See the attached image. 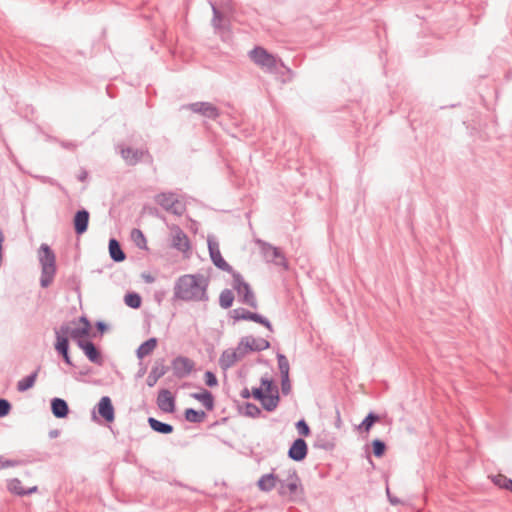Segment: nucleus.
I'll return each instance as SVG.
<instances>
[{
	"mask_svg": "<svg viewBox=\"0 0 512 512\" xmlns=\"http://www.w3.org/2000/svg\"><path fill=\"white\" fill-rule=\"evenodd\" d=\"M208 279L202 274H184L178 277L173 287L172 301L207 302Z\"/></svg>",
	"mask_w": 512,
	"mask_h": 512,
	"instance_id": "nucleus-1",
	"label": "nucleus"
},
{
	"mask_svg": "<svg viewBox=\"0 0 512 512\" xmlns=\"http://www.w3.org/2000/svg\"><path fill=\"white\" fill-rule=\"evenodd\" d=\"M39 262L41 265L40 285L47 288L53 282L56 274V256L49 245L43 243L39 248Z\"/></svg>",
	"mask_w": 512,
	"mask_h": 512,
	"instance_id": "nucleus-2",
	"label": "nucleus"
},
{
	"mask_svg": "<svg viewBox=\"0 0 512 512\" xmlns=\"http://www.w3.org/2000/svg\"><path fill=\"white\" fill-rule=\"evenodd\" d=\"M71 332L72 327L66 323L55 329L56 342L54 348L67 365L74 366L69 354V337H71Z\"/></svg>",
	"mask_w": 512,
	"mask_h": 512,
	"instance_id": "nucleus-3",
	"label": "nucleus"
},
{
	"mask_svg": "<svg viewBox=\"0 0 512 512\" xmlns=\"http://www.w3.org/2000/svg\"><path fill=\"white\" fill-rule=\"evenodd\" d=\"M232 287L237 292L239 301L252 308H257L258 303L251 286L243 279L239 272H233Z\"/></svg>",
	"mask_w": 512,
	"mask_h": 512,
	"instance_id": "nucleus-4",
	"label": "nucleus"
},
{
	"mask_svg": "<svg viewBox=\"0 0 512 512\" xmlns=\"http://www.w3.org/2000/svg\"><path fill=\"white\" fill-rule=\"evenodd\" d=\"M256 244L260 248L263 258L267 262H272L284 267L285 269L288 268L287 260L279 248L261 239H257Z\"/></svg>",
	"mask_w": 512,
	"mask_h": 512,
	"instance_id": "nucleus-5",
	"label": "nucleus"
},
{
	"mask_svg": "<svg viewBox=\"0 0 512 512\" xmlns=\"http://www.w3.org/2000/svg\"><path fill=\"white\" fill-rule=\"evenodd\" d=\"M154 199L164 210L174 215L180 216L185 211L182 202H180L176 194L172 192L157 194Z\"/></svg>",
	"mask_w": 512,
	"mask_h": 512,
	"instance_id": "nucleus-6",
	"label": "nucleus"
},
{
	"mask_svg": "<svg viewBox=\"0 0 512 512\" xmlns=\"http://www.w3.org/2000/svg\"><path fill=\"white\" fill-rule=\"evenodd\" d=\"M251 60L263 68L269 70L276 68V59L263 47L257 46L249 52Z\"/></svg>",
	"mask_w": 512,
	"mask_h": 512,
	"instance_id": "nucleus-7",
	"label": "nucleus"
},
{
	"mask_svg": "<svg viewBox=\"0 0 512 512\" xmlns=\"http://www.w3.org/2000/svg\"><path fill=\"white\" fill-rule=\"evenodd\" d=\"M182 109H189L193 113L200 114L201 116L215 120L220 116V110L210 102H194L183 105Z\"/></svg>",
	"mask_w": 512,
	"mask_h": 512,
	"instance_id": "nucleus-8",
	"label": "nucleus"
},
{
	"mask_svg": "<svg viewBox=\"0 0 512 512\" xmlns=\"http://www.w3.org/2000/svg\"><path fill=\"white\" fill-rule=\"evenodd\" d=\"M208 250L211 261L220 270L233 273V268L224 260L221 255L219 243L211 236L207 239Z\"/></svg>",
	"mask_w": 512,
	"mask_h": 512,
	"instance_id": "nucleus-9",
	"label": "nucleus"
},
{
	"mask_svg": "<svg viewBox=\"0 0 512 512\" xmlns=\"http://www.w3.org/2000/svg\"><path fill=\"white\" fill-rule=\"evenodd\" d=\"M231 317L235 321H240V320L253 321L258 324L263 325L270 331H273L272 324L266 317L262 316L261 314L255 313V312H250L244 308H236V309L232 310Z\"/></svg>",
	"mask_w": 512,
	"mask_h": 512,
	"instance_id": "nucleus-10",
	"label": "nucleus"
},
{
	"mask_svg": "<svg viewBox=\"0 0 512 512\" xmlns=\"http://www.w3.org/2000/svg\"><path fill=\"white\" fill-rule=\"evenodd\" d=\"M277 484H279L278 493L281 496L286 494L293 495L296 493L300 485V478L297 475L296 470H289L287 478L285 480L278 479Z\"/></svg>",
	"mask_w": 512,
	"mask_h": 512,
	"instance_id": "nucleus-11",
	"label": "nucleus"
},
{
	"mask_svg": "<svg viewBox=\"0 0 512 512\" xmlns=\"http://www.w3.org/2000/svg\"><path fill=\"white\" fill-rule=\"evenodd\" d=\"M194 366V362L185 356H177L172 361L173 373L179 379L187 377L193 371Z\"/></svg>",
	"mask_w": 512,
	"mask_h": 512,
	"instance_id": "nucleus-12",
	"label": "nucleus"
},
{
	"mask_svg": "<svg viewBox=\"0 0 512 512\" xmlns=\"http://www.w3.org/2000/svg\"><path fill=\"white\" fill-rule=\"evenodd\" d=\"M307 454L308 446L302 437H299L292 442L287 453L288 457L296 462L303 461L307 457Z\"/></svg>",
	"mask_w": 512,
	"mask_h": 512,
	"instance_id": "nucleus-13",
	"label": "nucleus"
},
{
	"mask_svg": "<svg viewBox=\"0 0 512 512\" xmlns=\"http://www.w3.org/2000/svg\"><path fill=\"white\" fill-rule=\"evenodd\" d=\"M97 411L99 415L108 423H111L115 419V410L112 401L109 396H103L98 404Z\"/></svg>",
	"mask_w": 512,
	"mask_h": 512,
	"instance_id": "nucleus-14",
	"label": "nucleus"
},
{
	"mask_svg": "<svg viewBox=\"0 0 512 512\" xmlns=\"http://www.w3.org/2000/svg\"><path fill=\"white\" fill-rule=\"evenodd\" d=\"M79 348L92 363L101 365L103 362L100 350L91 341H79Z\"/></svg>",
	"mask_w": 512,
	"mask_h": 512,
	"instance_id": "nucleus-15",
	"label": "nucleus"
},
{
	"mask_svg": "<svg viewBox=\"0 0 512 512\" xmlns=\"http://www.w3.org/2000/svg\"><path fill=\"white\" fill-rule=\"evenodd\" d=\"M157 405L163 412L173 413L175 411V398L169 390L162 389L157 397Z\"/></svg>",
	"mask_w": 512,
	"mask_h": 512,
	"instance_id": "nucleus-16",
	"label": "nucleus"
},
{
	"mask_svg": "<svg viewBox=\"0 0 512 512\" xmlns=\"http://www.w3.org/2000/svg\"><path fill=\"white\" fill-rule=\"evenodd\" d=\"M90 214L86 209L78 210L73 217V226L77 235L84 234L89 225Z\"/></svg>",
	"mask_w": 512,
	"mask_h": 512,
	"instance_id": "nucleus-17",
	"label": "nucleus"
},
{
	"mask_svg": "<svg viewBox=\"0 0 512 512\" xmlns=\"http://www.w3.org/2000/svg\"><path fill=\"white\" fill-rule=\"evenodd\" d=\"M122 158L128 165H136L140 162L145 154H148L147 150L134 149L131 147L121 148L120 150Z\"/></svg>",
	"mask_w": 512,
	"mask_h": 512,
	"instance_id": "nucleus-18",
	"label": "nucleus"
},
{
	"mask_svg": "<svg viewBox=\"0 0 512 512\" xmlns=\"http://www.w3.org/2000/svg\"><path fill=\"white\" fill-rule=\"evenodd\" d=\"M242 344L252 352H260L270 347V342L264 338H255L253 336L242 337Z\"/></svg>",
	"mask_w": 512,
	"mask_h": 512,
	"instance_id": "nucleus-19",
	"label": "nucleus"
},
{
	"mask_svg": "<svg viewBox=\"0 0 512 512\" xmlns=\"http://www.w3.org/2000/svg\"><path fill=\"white\" fill-rule=\"evenodd\" d=\"M163 362V360H161L160 362L157 361L155 365L152 367L146 379V383L149 387H153L157 383V381L167 373L168 367L165 366Z\"/></svg>",
	"mask_w": 512,
	"mask_h": 512,
	"instance_id": "nucleus-20",
	"label": "nucleus"
},
{
	"mask_svg": "<svg viewBox=\"0 0 512 512\" xmlns=\"http://www.w3.org/2000/svg\"><path fill=\"white\" fill-rule=\"evenodd\" d=\"M51 411L54 417L65 418L69 414L68 403L62 398L55 397L51 400Z\"/></svg>",
	"mask_w": 512,
	"mask_h": 512,
	"instance_id": "nucleus-21",
	"label": "nucleus"
},
{
	"mask_svg": "<svg viewBox=\"0 0 512 512\" xmlns=\"http://www.w3.org/2000/svg\"><path fill=\"white\" fill-rule=\"evenodd\" d=\"M110 258L114 262H123L126 259V254L122 250L119 241L115 238H111L108 244Z\"/></svg>",
	"mask_w": 512,
	"mask_h": 512,
	"instance_id": "nucleus-22",
	"label": "nucleus"
},
{
	"mask_svg": "<svg viewBox=\"0 0 512 512\" xmlns=\"http://www.w3.org/2000/svg\"><path fill=\"white\" fill-rule=\"evenodd\" d=\"M278 482V476L274 473L264 474L257 482L258 488L263 492L272 491Z\"/></svg>",
	"mask_w": 512,
	"mask_h": 512,
	"instance_id": "nucleus-23",
	"label": "nucleus"
},
{
	"mask_svg": "<svg viewBox=\"0 0 512 512\" xmlns=\"http://www.w3.org/2000/svg\"><path fill=\"white\" fill-rule=\"evenodd\" d=\"M7 487L11 493L19 495V496L30 495L37 491V486H33L29 489H24L22 487L21 481L18 478H13V479L9 480Z\"/></svg>",
	"mask_w": 512,
	"mask_h": 512,
	"instance_id": "nucleus-24",
	"label": "nucleus"
},
{
	"mask_svg": "<svg viewBox=\"0 0 512 512\" xmlns=\"http://www.w3.org/2000/svg\"><path fill=\"white\" fill-rule=\"evenodd\" d=\"M238 360V357L235 352H233V349H226L222 352L220 358H219V366L224 371L231 368Z\"/></svg>",
	"mask_w": 512,
	"mask_h": 512,
	"instance_id": "nucleus-25",
	"label": "nucleus"
},
{
	"mask_svg": "<svg viewBox=\"0 0 512 512\" xmlns=\"http://www.w3.org/2000/svg\"><path fill=\"white\" fill-rule=\"evenodd\" d=\"M191 397L201 402L208 411L214 409V397L210 391L204 389L202 392L192 393Z\"/></svg>",
	"mask_w": 512,
	"mask_h": 512,
	"instance_id": "nucleus-26",
	"label": "nucleus"
},
{
	"mask_svg": "<svg viewBox=\"0 0 512 512\" xmlns=\"http://www.w3.org/2000/svg\"><path fill=\"white\" fill-rule=\"evenodd\" d=\"M172 246L181 252H186L190 248L187 235L180 229L174 234Z\"/></svg>",
	"mask_w": 512,
	"mask_h": 512,
	"instance_id": "nucleus-27",
	"label": "nucleus"
},
{
	"mask_svg": "<svg viewBox=\"0 0 512 512\" xmlns=\"http://www.w3.org/2000/svg\"><path fill=\"white\" fill-rule=\"evenodd\" d=\"M157 346V339L152 337L144 341L136 350V355L139 359H143L153 352Z\"/></svg>",
	"mask_w": 512,
	"mask_h": 512,
	"instance_id": "nucleus-28",
	"label": "nucleus"
},
{
	"mask_svg": "<svg viewBox=\"0 0 512 512\" xmlns=\"http://www.w3.org/2000/svg\"><path fill=\"white\" fill-rule=\"evenodd\" d=\"M148 424L153 431L164 435L170 434L174 430L171 424L161 422L153 417L148 418Z\"/></svg>",
	"mask_w": 512,
	"mask_h": 512,
	"instance_id": "nucleus-29",
	"label": "nucleus"
},
{
	"mask_svg": "<svg viewBox=\"0 0 512 512\" xmlns=\"http://www.w3.org/2000/svg\"><path fill=\"white\" fill-rule=\"evenodd\" d=\"M39 370H40V366L31 374H29L28 376L19 380L17 383V390L19 392H25V391L31 389L36 382Z\"/></svg>",
	"mask_w": 512,
	"mask_h": 512,
	"instance_id": "nucleus-30",
	"label": "nucleus"
},
{
	"mask_svg": "<svg viewBox=\"0 0 512 512\" xmlns=\"http://www.w3.org/2000/svg\"><path fill=\"white\" fill-rule=\"evenodd\" d=\"M279 401H280L279 393H278V390H276L274 394H270V395L266 394V396L263 398V400L260 403L266 411L272 412L277 408Z\"/></svg>",
	"mask_w": 512,
	"mask_h": 512,
	"instance_id": "nucleus-31",
	"label": "nucleus"
},
{
	"mask_svg": "<svg viewBox=\"0 0 512 512\" xmlns=\"http://www.w3.org/2000/svg\"><path fill=\"white\" fill-rule=\"evenodd\" d=\"M185 419L191 423H201L206 418V413L202 410L187 408L184 412Z\"/></svg>",
	"mask_w": 512,
	"mask_h": 512,
	"instance_id": "nucleus-32",
	"label": "nucleus"
},
{
	"mask_svg": "<svg viewBox=\"0 0 512 512\" xmlns=\"http://www.w3.org/2000/svg\"><path fill=\"white\" fill-rule=\"evenodd\" d=\"M234 301V294L230 289H224L219 296V305L223 309H228L232 306Z\"/></svg>",
	"mask_w": 512,
	"mask_h": 512,
	"instance_id": "nucleus-33",
	"label": "nucleus"
},
{
	"mask_svg": "<svg viewBox=\"0 0 512 512\" xmlns=\"http://www.w3.org/2000/svg\"><path fill=\"white\" fill-rule=\"evenodd\" d=\"M90 329L86 326L72 327L71 339L76 341L79 346V341H85L84 338L89 336Z\"/></svg>",
	"mask_w": 512,
	"mask_h": 512,
	"instance_id": "nucleus-34",
	"label": "nucleus"
},
{
	"mask_svg": "<svg viewBox=\"0 0 512 512\" xmlns=\"http://www.w3.org/2000/svg\"><path fill=\"white\" fill-rule=\"evenodd\" d=\"M124 302L127 306L133 309H138L141 306V296L136 292H129L124 296Z\"/></svg>",
	"mask_w": 512,
	"mask_h": 512,
	"instance_id": "nucleus-35",
	"label": "nucleus"
},
{
	"mask_svg": "<svg viewBox=\"0 0 512 512\" xmlns=\"http://www.w3.org/2000/svg\"><path fill=\"white\" fill-rule=\"evenodd\" d=\"M131 238L138 248L147 249V240L140 229L134 228L131 232Z\"/></svg>",
	"mask_w": 512,
	"mask_h": 512,
	"instance_id": "nucleus-36",
	"label": "nucleus"
},
{
	"mask_svg": "<svg viewBox=\"0 0 512 512\" xmlns=\"http://www.w3.org/2000/svg\"><path fill=\"white\" fill-rule=\"evenodd\" d=\"M380 417L379 415L375 414L374 412L368 413V415L364 418L362 423L359 425V429L364 430L365 432H368L371 427L379 421Z\"/></svg>",
	"mask_w": 512,
	"mask_h": 512,
	"instance_id": "nucleus-37",
	"label": "nucleus"
},
{
	"mask_svg": "<svg viewBox=\"0 0 512 512\" xmlns=\"http://www.w3.org/2000/svg\"><path fill=\"white\" fill-rule=\"evenodd\" d=\"M241 413L245 416L256 418L260 416L261 410L254 403L247 402L244 407L241 408Z\"/></svg>",
	"mask_w": 512,
	"mask_h": 512,
	"instance_id": "nucleus-38",
	"label": "nucleus"
},
{
	"mask_svg": "<svg viewBox=\"0 0 512 512\" xmlns=\"http://www.w3.org/2000/svg\"><path fill=\"white\" fill-rule=\"evenodd\" d=\"M277 361L281 376L286 374L289 376L290 365L287 357L282 353H277Z\"/></svg>",
	"mask_w": 512,
	"mask_h": 512,
	"instance_id": "nucleus-39",
	"label": "nucleus"
},
{
	"mask_svg": "<svg viewBox=\"0 0 512 512\" xmlns=\"http://www.w3.org/2000/svg\"><path fill=\"white\" fill-rule=\"evenodd\" d=\"M372 449L375 457H382L386 451V444L380 439H375L372 441Z\"/></svg>",
	"mask_w": 512,
	"mask_h": 512,
	"instance_id": "nucleus-40",
	"label": "nucleus"
},
{
	"mask_svg": "<svg viewBox=\"0 0 512 512\" xmlns=\"http://www.w3.org/2000/svg\"><path fill=\"white\" fill-rule=\"evenodd\" d=\"M494 483L499 486L500 488H505L507 490H510L512 492V479L507 478L504 475H497L494 478Z\"/></svg>",
	"mask_w": 512,
	"mask_h": 512,
	"instance_id": "nucleus-41",
	"label": "nucleus"
},
{
	"mask_svg": "<svg viewBox=\"0 0 512 512\" xmlns=\"http://www.w3.org/2000/svg\"><path fill=\"white\" fill-rule=\"evenodd\" d=\"M295 427L299 435L302 437H307L311 434L310 427L304 419L298 420L295 424Z\"/></svg>",
	"mask_w": 512,
	"mask_h": 512,
	"instance_id": "nucleus-42",
	"label": "nucleus"
},
{
	"mask_svg": "<svg viewBox=\"0 0 512 512\" xmlns=\"http://www.w3.org/2000/svg\"><path fill=\"white\" fill-rule=\"evenodd\" d=\"M213 18L212 25L215 29H220L222 27V21L224 19L222 13L217 9L215 5L212 4Z\"/></svg>",
	"mask_w": 512,
	"mask_h": 512,
	"instance_id": "nucleus-43",
	"label": "nucleus"
},
{
	"mask_svg": "<svg viewBox=\"0 0 512 512\" xmlns=\"http://www.w3.org/2000/svg\"><path fill=\"white\" fill-rule=\"evenodd\" d=\"M261 387L263 388L264 392L268 395L274 394L277 389V387L273 384L272 380H269L267 378L261 379Z\"/></svg>",
	"mask_w": 512,
	"mask_h": 512,
	"instance_id": "nucleus-44",
	"label": "nucleus"
},
{
	"mask_svg": "<svg viewBox=\"0 0 512 512\" xmlns=\"http://www.w3.org/2000/svg\"><path fill=\"white\" fill-rule=\"evenodd\" d=\"M11 409V403L5 398H0V418L6 417Z\"/></svg>",
	"mask_w": 512,
	"mask_h": 512,
	"instance_id": "nucleus-45",
	"label": "nucleus"
},
{
	"mask_svg": "<svg viewBox=\"0 0 512 512\" xmlns=\"http://www.w3.org/2000/svg\"><path fill=\"white\" fill-rule=\"evenodd\" d=\"M205 384L209 387H215L218 385V379L216 375L211 371H206L204 374Z\"/></svg>",
	"mask_w": 512,
	"mask_h": 512,
	"instance_id": "nucleus-46",
	"label": "nucleus"
},
{
	"mask_svg": "<svg viewBox=\"0 0 512 512\" xmlns=\"http://www.w3.org/2000/svg\"><path fill=\"white\" fill-rule=\"evenodd\" d=\"M281 390L284 395H288L291 392V383L287 374L281 376Z\"/></svg>",
	"mask_w": 512,
	"mask_h": 512,
	"instance_id": "nucleus-47",
	"label": "nucleus"
},
{
	"mask_svg": "<svg viewBox=\"0 0 512 512\" xmlns=\"http://www.w3.org/2000/svg\"><path fill=\"white\" fill-rule=\"evenodd\" d=\"M314 447L324 450H330L333 448V444L329 441H327L325 438H317V440L314 442Z\"/></svg>",
	"mask_w": 512,
	"mask_h": 512,
	"instance_id": "nucleus-48",
	"label": "nucleus"
},
{
	"mask_svg": "<svg viewBox=\"0 0 512 512\" xmlns=\"http://www.w3.org/2000/svg\"><path fill=\"white\" fill-rule=\"evenodd\" d=\"M233 352L236 353L238 360H241L249 352V349L245 346V344H242V339H241L240 342L238 343L236 349L233 350Z\"/></svg>",
	"mask_w": 512,
	"mask_h": 512,
	"instance_id": "nucleus-49",
	"label": "nucleus"
},
{
	"mask_svg": "<svg viewBox=\"0 0 512 512\" xmlns=\"http://www.w3.org/2000/svg\"><path fill=\"white\" fill-rule=\"evenodd\" d=\"M251 395L254 397V399L261 402L263 398L266 396V393L264 392L262 387H257L252 389Z\"/></svg>",
	"mask_w": 512,
	"mask_h": 512,
	"instance_id": "nucleus-50",
	"label": "nucleus"
},
{
	"mask_svg": "<svg viewBox=\"0 0 512 512\" xmlns=\"http://www.w3.org/2000/svg\"><path fill=\"white\" fill-rule=\"evenodd\" d=\"M22 464H23L22 460L7 459V461H5L4 466H6V468H9V467L20 466Z\"/></svg>",
	"mask_w": 512,
	"mask_h": 512,
	"instance_id": "nucleus-51",
	"label": "nucleus"
},
{
	"mask_svg": "<svg viewBox=\"0 0 512 512\" xmlns=\"http://www.w3.org/2000/svg\"><path fill=\"white\" fill-rule=\"evenodd\" d=\"M39 179L43 183H47V184H50V185H53V186H60V184L55 179H53L51 177L41 176V177H39Z\"/></svg>",
	"mask_w": 512,
	"mask_h": 512,
	"instance_id": "nucleus-52",
	"label": "nucleus"
},
{
	"mask_svg": "<svg viewBox=\"0 0 512 512\" xmlns=\"http://www.w3.org/2000/svg\"><path fill=\"white\" fill-rule=\"evenodd\" d=\"M95 327L101 334H103L108 329L107 324L103 321H97Z\"/></svg>",
	"mask_w": 512,
	"mask_h": 512,
	"instance_id": "nucleus-53",
	"label": "nucleus"
},
{
	"mask_svg": "<svg viewBox=\"0 0 512 512\" xmlns=\"http://www.w3.org/2000/svg\"><path fill=\"white\" fill-rule=\"evenodd\" d=\"M241 397L244 398V399H248L251 395V392L249 391L248 388H244L241 393H240Z\"/></svg>",
	"mask_w": 512,
	"mask_h": 512,
	"instance_id": "nucleus-54",
	"label": "nucleus"
},
{
	"mask_svg": "<svg viewBox=\"0 0 512 512\" xmlns=\"http://www.w3.org/2000/svg\"><path fill=\"white\" fill-rule=\"evenodd\" d=\"M80 322L83 323V326L87 325L88 329L91 328V324H90L89 320L85 316L80 317Z\"/></svg>",
	"mask_w": 512,
	"mask_h": 512,
	"instance_id": "nucleus-55",
	"label": "nucleus"
},
{
	"mask_svg": "<svg viewBox=\"0 0 512 512\" xmlns=\"http://www.w3.org/2000/svg\"><path fill=\"white\" fill-rule=\"evenodd\" d=\"M148 212H149V214H150V215L158 216V210H157V208L150 207V208H148Z\"/></svg>",
	"mask_w": 512,
	"mask_h": 512,
	"instance_id": "nucleus-56",
	"label": "nucleus"
},
{
	"mask_svg": "<svg viewBox=\"0 0 512 512\" xmlns=\"http://www.w3.org/2000/svg\"><path fill=\"white\" fill-rule=\"evenodd\" d=\"M5 461H7V459H5L3 456H0V470L6 468V466H4Z\"/></svg>",
	"mask_w": 512,
	"mask_h": 512,
	"instance_id": "nucleus-57",
	"label": "nucleus"
},
{
	"mask_svg": "<svg viewBox=\"0 0 512 512\" xmlns=\"http://www.w3.org/2000/svg\"><path fill=\"white\" fill-rule=\"evenodd\" d=\"M387 493H389L388 489H387ZM388 497H389L391 504H397L399 502L398 499L390 497V494H388Z\"/></svg>",
	"mask_w": 512,
	"mask_h": 512,
	"instance_id": "nucleus-58",
	"label": "nucleus"
},
{
	"mask_svg": "<svg viewBox=\"0 0 512 512\" xmlns=\"http://www.w3.org/2000/svg\"><path fill=\"white\" fill-rule=\"evenodd\" d=\"M58 434H59L58 430H52V431H50L49 436L51 438H54V437H57Z\"/></svg>",
	"mask_w": 512,
	"mask_h": 512,
	"instance_id": "nucleus-59",
	"label": "nucleus"
},
{
	"mask_svg": "<svg viewBox=\"0 0 512 512\" xmlns=\"http://www.w3.org/2000/svg\"><path fill=\"white\" fill-rule=\"evenodd\" d=\"M144 278L147 283H152L154 281V278L150 275L145 276Z\"/></svg>",
	"mask_w": 512,
	"mask_h": 512,
	"instance_id": "nucleus-60",
	"label": "nucleus"
},
{
	"mask_svg": "<svg viewBox=\"0 0 512 512\" xmlns=\"http://www.w3.org/2000/svg\"><path fill=\"white\" fill-rule=\"evenodd\" d=\"M62 145H63L64 147H66V148H72V147H74V145H73L72 143H63Z\"/></svg>",
	"mask_w": 512,
	"mask_h": 512,
	"instance_id": "nucleus-61",
	"label": "nucleus"
},
{
	"mask_svg": "<svg viewBox=\"0 0 512 512\" xmlns=\"http://www.w3.org/2000/svg\"><path fill=\"white\" fill-rule=\"evenodd\" d=\"M84 178H85V175H81V176L79 177V179H80V180H83Z\"/></svg>",
	"mask_w": 512,
	"mask_h": 512,
	"instance_id": "nucleus-62",
	"label": "nucleus"
}]
</instances>
